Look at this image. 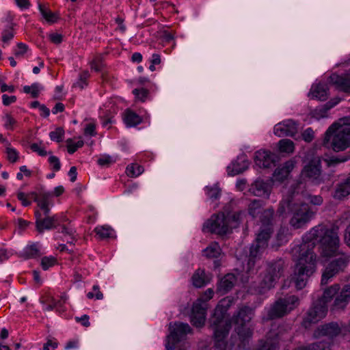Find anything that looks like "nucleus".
Here are the masks:
<instances>
[{
    "label": "nucleus",
    "instance_id": "1",
    "mask_svg": "<svg viewBox=\"0 0 350 350\" xmlns=\"http://www.w3.org/2000/svg\"><path fill=\"white\" fill-rule=\"evenodd\" d=\"M317 243L321 244L323 256L333 255L338 247L337 230L323 224L317 225L303 237L300 245L291 250L292 256L296 262L291 280L298 290L306 286L308 278L316 271L317 255L313 250Z\"/></svg>",
    "mask_w": 350,
    "mask_h": 350
},
{
    "label": "nucleus",
    "instance_id": "2",
    "mask_svg": "<svg viewBox=\"0 0 350 350\" xmlns=\"http://www.w3.org/2000/svg\"><path fill=\"white\" fill-rule=\"evenodd\" d=\"M273 208H267L262 213L260 220L262 226L257 235L255 243L250 247L247 265L243 266V269L247 273L253 272L256 262L260 258L268 246V241L273 232Z\"/></svg>",
    "mask_w": 350,
    "mask_h": 350
},
{
    "label": "nucleus",
    "instance_id": "3",
    "mask_svg": "<svg viewBox=\"0 0 350 350\" xmlns=\"http://www.w3.org/2000/svg\"><path fill=\"white\" fill-rule=\"evenodd\" d=\"M316 212V210L306 203L295 202L291 196H287L280 202L277 211L280 215L292 213L293 215L289 223L295 229L304 227L314 217Z\"/></svg>",
    "mask_w": 350,
    "mask_h": 350
},
{
    "label": "nucleus",
    "instance_id": "4",
    "mask_svg": "<svg viewBox=\"0 0 350 350\" xmlns=\"http://www.w3.org/2000/svg\"><path fill=\"white\" fill-rule=\"evenodd\" d=\"M323 145L340 152L350 147V116L340 118L325 133Z\"/></svg>",
    "mask_w": 350,
    "mask_h": 350
},
{
    "label": "nucleus",
    "instance_id": "5",
    "mask_svg": "<svg viewBox=\"0 0 350 350\" xmlns=\"http://www.w3.org/2000/svg\"><path fill=\"white\" fill-rule=\"evenodd\" d=\"M243 215V211L229 213L227 215L224 213L213 215L204 224L203 230L220 235L230 233L239 226Z\"/></svg>",
    "mask_w": 350,
    "mask_h": 350
},
{
    "label": "nucleus",
    "instance_id": "6",
    "mask_svg": "<svg viewBox=\"0 0 350 350\" xmlns=\"http://www.w3.org/2000/svg\"><path fill=\"white\" fill-rule=\"evenodd\" d=\"M234 302L232 297L228 296L219 301L215 309L213 317L210 319L211 326H215V333L217 337H223L231 327V322L226 319L228 309Z\"/></svg>",
    "mask_w": 350,
    "mask_h": 350
},
{
    "label": "nucleus",
    "instance_id": "7",
    "mask_svg": "<svg viewBox=\"0 0 350 350\" xmlns=\"http://www.w3.org/2000/svg\"><path fill=\"white\" fill-rule=\"evenodd\" d=\"M254 315L253 310L249 306H241L234 314L231 320L235 325V331L242 342L250 338L253 334L252 329L247 326Z\"/></svg>",
    "mask_w": 350,
    "mask_h": 350
},
{
    "label": "nucleus",
    "instance_id": "8",
    "mask_svg": "<svg viewBox=\"0 0 350 350\" xmlns=\"http://www.w3.org/2000/svg\"><path fill=\"white\" fill-rule=\"evenodd\" d=\"M339 243L340 241L338 240L336 251L333 255L327 256H336V258L331 261L325 267L321 278L322 285L326 284L329 279L332 278L340 271H342L347 267V264L350 262V255H347L343 252H340Z\"/></svg>",
    "mask_w": 350,
    "mask_h": 350
},
{
    "label": "nucleus",
    "instance_id": "9",
    "mask_svg": "<svg viewBox=\"0 0 350 350\" xmlns=\"http://www.w3.org/2000/svg\"><path fill=\"white\" fill-rule=\"evenodd\" d=\"M299 305V299L295 295H289L279 298L270 308L268 312V317L270 319L281 318Z\"/></svg>",
    "mask_w": 350,
    "mask_h": 350
},
{
    "label": "nucleus",
    "instance_id": "10",
    "mask_svg": "<svg viewBox=\"0 0 350 350\" xmlns=\"http://www.w3.org/2000/svg\"><path fill=\"white\" fill-rule=\"evenodd\" d=\"M214 292L212 288H208L193 303L191 315V322L196 327H202L204 325L206 320V312L207 308L206 302L213 296Z\"/></svg>",
    "mask_w": 350,
    "mask_h": 350
},
{
    "label": "nucleus",
    "instance_id": "11",
    "mask_svg": "<svg viewBox=\"0 0 350 350\" xmlns=\"http://www.w3.org/2000/svg\"><path fill=\"white\" fill-rule=\"evenodd\" d=\"M284 268V261L282 259H278L268 263L266 272L261 282L262 290L260 293H265L274 286L282 275Z\"/></svg>",
    "mask_w": 350,
    "mask_h": 350
},
{
    "label": "nucleus",
    "instance_id": "12",
    "mask_svg": "<svg viewBox=\"0 0 350 350\" xmlns=\"http://www.w3.org/2000/svg\"><path fill=\"white\" fill-rule=\"evenodd\" d=\"M170 334L167 336V350H173L175 343L179 342L188 333L191 332V327L187 323L175 322L170 323Z\"/></svg>",
    "mask_w": 350,
    "mask_h": 350
},
{
    "label": "nucleus",
    "instance_id": "13",
    "mask_svg": "<svg viewBox=\"0 0 350 350\" xmlns=\"http://www.w3.org/2000/svg\"><path fill=\"white\" fill-rule=\"evenodd\" d=\"M319 157H314L303 169L302 175L308 178L313 184L320 185L324 182Z\"/></svg>",
    "mask_w": 350,
    "mask_h": 350
},
{
    "label": "nucleus",
    "instance_id": "14",
    "mask_svg": "<svg viewBox=\"0 0 350 350\" xmlns=\"http://www.w3.org/2000/svg\"><path fill=\"white\" fill-rule=\"evenodd\" d=\"M327 312V306L322 305L317 301L306 313L302 323L303 325L308 328L311 324L316 323L325 317Z\"/></svg>",
    "mask_w": 350,
    "mask_h": 350
},
{
    "label": "nucleus",
    "instance_id": "15",
    "mask_svg": "<svg viewBox=\"0 0 350 350\" xmlns=\"http://www.w3.org/2000/svg\"><path fill=\"white\" fill-rule=\"evenodd\" d=\"M36 227L38 232L42 233L45 230L55 228L58 225L59 217L54 215L51 217H42L41 213L39 211L35 212Z\"/></svg>",
    "mask_w": 350,
    "mask_h": 350
},
{
    "label": "nucleus",
    "instance_id": "16",
    "mask_svg": "<svg viewBox=\"0 0 350 350\" xmlns=\"http://www.w3.org/2000/svg\"><path fill=\"white\" fill-rule=\"evenodd\" d=\"M276 159V155L269 150H260L255 154L256 164L262 168H269L273 166Z\"/></svg>",
    "mask_w": 350,
    "mask_h": 350
},
{
    "label": "nucleus",
    "instance_id": "17",
    "mask_svg": "<svg viewBox=\"0 0 350 350\" xmlns=\"http://www.w3.org/2000/svg\"><path fill=\"white\" fill-rule=\"evenodd\" d=\"M274 134L278 137L294 136L297 133V125L292 120H287L274 126Z\"/></svg>",
    "mask_w": 350,
    "mask_h": 350
},
{
    "label": "nucleus",
    "instance_id": "18",
    "mask_svg": "<svg viewBox=\"0 0 350 350\" xmlns=\"http://www.w3.org/2000/svg\"><path fill=\"white\" fill-rule=\"evenodd\" d=\"M271 188L269 183L258 179L250 185L249 191L254 196L267 199L270 196Z\"/></svg>",
    "mask_w": 350,
    "mask_h": 350
},
{
    "label": "nucleus",
    "instance_id": "19",
    "mask_svg": "<svg viewBox=\"0 0 350 350\" xmlns=\"http://www.w3.org/2000/svg\"><path fill=\"white\" fill-rule=\"evenodd\" d=\"M296 163L297 162L295 159H291L285 162L282 166L275 169L273 173L274 178L278 181H283L294 169Z\"/></svg>",
    "mask_w": 350,
    "mask_h": 350
},
{
    "label": "nucleus",
    "instance_id": "20",
    "mask_svg": "<svg viewBox=\"0 0 350 350\" xmlns=\"http://www.w3.org/2000/svg\"><path fill=\"white\" fill-rule=\"evenodd\" d=\"M350 301V286L345 285L336 296L334 304V310L344 309Z\"/></svg>",
    "mask_w": 350,
    "mask_h": 350
},
{
    "label": "nucleus",
    "instance_id": "21",
    "mask_svg": "<svg viewBox=\"0 0 350 350\" xmlns=\"http://www.w3.org/2000/svg\"><path fill=\"white\" fill-rule=\"evenodd\" d=\"M329 81L335 85L338 89L350 93V75H338L333 74L329 77Z\"/></svg>",
    "mask_w": 350,
    "mask_h": 350
},
{
    "label": "nucleus",
    "instance_id": "22",
    "mask_svg": "<svg viewBox=\"0 0 350 350\" xmlns=\"http://www.w3.org/2000/svg\"><path fill=\"white\" fill-rule=\"evenodd\" d=\"M30 195L33 197V200L37 202L38 206H53V193L45 191L42 188L40 189L38 193L32 192Z\"/></svg>",
    "mask_w": 350,
    "mask_h": 350
},
{
    "label": "nucleus",
    "instance_id": "23",
    "mask_svg": "<svg viewBox=\"0 0 350 350\" xmlns=\"http://www.w3.org/2000/svg\"><path fill=\"white\" fill-rule=\"evenodd\" d=\"M320 334L334 338L338 336L342 332V328L338 323L332 322L325 324L319 328Z\"/></svg>",
    "mask_w": 350,
    "mask_h": 350
},
{
    "label": "nucleus",
    "instance_id": "24",
    "mask_svg": "<svg viewBox=\"0 0 350 350\" xmlns=\"http://www.w3.org/2000/svg\"><path fill=\"white\" fill-rule=\"evenodd\" d=\"M236 282L234 274L228 273L221 278L217 284V291L221 294H225L230 291Z\"/></svg>",
    "mask_w": 350,
    "mask_h": 350
},
{
    "label": "nucleus",
    "instance_id": "25",
    "mask_svg": "<svg viewBox=\"0 0 350 350\" xmlns=\"http://www.w3.org/2000/svg\"><path fill=\"white\" fill-rule=\"evenodd\" d=\"M309 96L320 100H325L327 98V88L325 84L317 83L312 85L309 92Z\"/></svg>",
    "mask_w": 350,
    "mask_h": 350
},
{
    "label": "nucleus",
    "instance_id": "26",
    "mask_svg": "<svg viewBox=\"0 0 350 350\" xmlns=\"http://www.w3.org/2000/svg\"><path fill=\"white\" fill-rule=\"evenodd\" d=\"M350 193V176L343 183L338 185L334 194V198L340 200Z\"/></svg>",
    "mask_w": 350,
    "mask_h": 350
},
{
    "label": "nucleus",
    "instance_id": "27",
    "mask_svg": "<svg viewBox=\"0 0 350 350\" xmlns=\"http://www.w3.org/2000/svg\"><path fill=\"white\" fill-rule=\"evenodd\" d=\"M340 289V286L338 284H334L330 287L326 288L322 297L318 300V302L321 304L322 305L327 306V303L330 301L333 297L336 295Z\"/></svg>",
    "mask_w": 350,
    "mask_h": 350
},
{
    "label": "nucleus",
    "instance_id": "28",
    "mask_svg": "<svg viewBox=\"0 0 350 350\" xmlns=\"http://www.w3.org/2000/svg\"><path fill=\"white\" fill-rule=\"evenodd\" d=\"M193 286L200 288L209 282V278L206 275L204 269H198L192 276Z\"/></svg>",
    "mask_w": 350,
    "mask_h": 350
},
{
    "label": "nucleus",
    "instance_id": "29",
    "mask_svg": "<svg viewBox=\"0 0 350 350\" xmlns=\"http://www.w3.org/2000/svg\"><path fill=\"white\" fill-rule=\"evenodd\" d=\"M124 121L127 126H135L141 123L142 118L135 112L128 109L124 112Z\"/></svg>",
    "mask_w": 350,
    "mask_h": 350
},
{
    "label": "nucleus",
    "instance_id": "30",
    "mask_svg": "<svg viewBox=\"0 0 350 350\" xmlns=\"http://www.w3.org/2000/svg\"><path fill=\"white\" fill-rule=\"evenodd\" d=\"M204 256L209 258H218L221 254V248L218 243H212L203 250Z\"/></svg>",
    "mask_w": 350,
    "mask_h": 350
},
{
    "label": "nucleus",
    "instance_id": "31",
    "mask_svg": "<svg viewBox=\"0 0 350 350\" xmlns=\"http://www.w3.org/2000/svg\"><path fill=\"white\" fill-rule=\"evenodd\" d=\"M339 101L340 99L337 98L334 102L329 101L322 108L316 109L313 112V116L317 119L325 117L327 111L338 104Z\"/></svg>",
    "mask_w": 350,
    "mask_h": 350
},
{
    "label": "nucleus",
    "instance_id": "32",
    "mask_svg": "<svg viewBox=\"0 0 350 350\" xmlns=\"http://www.w3.org/2000/svg\"><path fill=\"white\" fill-rule=\"evenodd\" d=\"M264 203L260 200H253L248 205V213L252 217H256L261 211Z\"/></svg>",
    "mask_w": 350,
    "mask_h": 350
},
{
    "label": "nucleus",
    "instance_id": "33",
    "mask_svg": "<svg viewBox=\"0 0 350 350\" xmlns=\"http://www.w3.org/2000/svg\"><path fill=\"white\" fill-rule=\"evenodd\" d=\"M278 148L281 152L292 153L294 151V143L288 139H281L278 142Z\"/></svg>",
    "mask_w": 350,
    "mask_h": 350
},
{
    "label": "nucleus",
    "instance_id": "34",
    "mask_svg": "<svg viewBox=\"0 0 350 350\" xmlns=\"http://www.w3.org/2000/svg\"><path fill=\"white\" fill-rule=\"evenodd\" d=\"M94 232L96 233V235L101 239L109 238L112 237L113 230L109 226H98L94 229Z\"/></svg>",
    "mask_w": 350,
    "mask_h": 350
},
{
    "label": "nucleus",
    "instance_id": "35",
    "mask_svg": "<svg viewBox=\"0 0 350 350\" xmlns=\"http://www.w3.org/2000/svg\"><path fill=\"white\" fill-rule=\"evenodd\" d=\"M300 349L301 350H331L329 343L323 340Z\"/></svg>",
    "mask_w": 350,
    "mask_h": 350
},
{
    "label": "nucleus",
    "instance_id": "36",
    "mask_svg": "<svg viewBox=\"0 0 350 350\" xmlns=\"http://www.w3.org/2000/svg\"><path fill=\"white\" fill-rule=\"evenodd\" d=\"M144 172V167L137 164H131L127 166L126 172L130 177H137Z\"/></svg>",
    "mask_w": 350,
    "mask_h": 350
},
{
    "label": "nucleus",
    "instance_id": "37",
    "mask_svg": "<svg viewBox=\"0 0 350 350\" xmlns=\"http://www.w3.org/2000/svg\"><path fill=\"white\" fill-rule=\"evenodd\" d=\"M39 10L42 16L49 23H55L57 17L54 13L42 4H39Z\"/></svg>",
    "mask_w": 350,
    "mask_h": 350
},
{
    "label": "nucleus",
    "instance_id": "38",
    "mask_svg": "<svg viewBox=\"0 0 350 350\" xmlns=\"http://www.w3.org/2000/svg\"><path fill=\"white\" fill-rule=\"evenodd\" d=\"M23 255L26 259L33 258L40 256V251L37 245L33 244L27 247Z\"/></svg>",
    "mask_w": 350,
    "mask_h": 350
},
{
    "label": "nucleus",
    "instance_id": "39",
    "mask_svg": "<svg viewBox=\"0 0 350 350\" xmlns=\"http://www.w3.org/2000/svg\"><path fill=\"white\" fill-rule=\"evenodd\" d=\"M64 135V131L62 127H58L49 133L51 139L57 142H60L63 140Z\"/></svg>",
    "mask_w": 350,
    "mask_h": 350
},
{
    "label": "nucleus",
    "instance_id": "40",
    "mask_svg": "<svg viewBox=\"0 0 350 350\" xmlns=\"http://www.w3.org/2000/svg\"><path fill=\"white\" fill-rule=\"evenodd\" d=\"M56 258L53 256H44L41 259V267L44 270H47L56 263Z\"/></svg>",
    "mask_w": 350,
    "mask_h": 350
},
{
    "label": "nucleus",
    "instance_id": "41",
    "mask_svg": "<svg viewBox=\"0 0 350 350\" xmlns=\"http://www.w3.org/2000/svg\"><path fill=\"white\" fill-rule=\"evenodd\" d=\"M66 142L68 152L70 154H73L78 148H81L84 144L83 141L82 140H79L76 143H72L71 139H67Z\"/></svg>",
    "mask_w": 350,
    "mask_h": 350
},
{
    "label": "nucleus",
    "instance_id": "42",
    "mask_svg": "<svg viewBox=\"0 0 350 350\" xmlns=\"http://www.w3.org/2000/svg\"><path fill=\"white\" fill-rule=\"evenodd\" d=\"M8 160L11 163H16L18 159V152L14 148L7 147L5 150Z\"/></svg>",
    "mask_w": 350,
    "mask_h": 350
},
{
    "label": "nucleus",
    "instance_id": "43",
    "mask_svg": "<svg viewBox=\"0 0 350 350\" xmlns=\"http://www.w3.org/2000/svg\"><path fill=\"white\" fill-rule=\"evenodd\" d=\"M39 85L38 83H33L31 86H25L23 91L26 94H31L33 98H37L39 95Z\"/></svg>",
    "mask_w": 350,
    "mask_h": 350
},
{
    "label": "nucleus",
    "instance_id": "44",
    "mask_svg": "<svg viewBox=\"0 0 350 350\" xmlns=\"http://www.w3.org/2000/svg\"><path fill=\"white\" fill-rule=\"evenodd\" d=\"M3 119L4 120V126L8 130H13L16 124V120L10 113H6Z\"/></svg>",
    "mask_w": 350,
    "mask_h": 350
},
{
    "label": "nucleus",
    "instance_id": "45",
    "mask_svg": "<svg viewBox=\"0 0 350 350\" xmlns=\"http://www.w3.org/2000/svg\"><path fill=\"white\" fill-rule=\"evenodd\" d=\"M214 330V336L215 338V347L219 350H225L226 344L224 342V338L228 335V332L226 333L223 337H217L215 333V326H211Z\"/></svg>",
    "mask_w": 350,
    "mask_h": 350
},
{
    "label": "nucleus",
    "instance_id": "46",
    "mask_svg": "<svg viewBox=\"0 0 350 350\" xmlns=\"http://www.w3.org/2000/svg\"><path fill=\"white\" fill-rule=\"evenodd\" d=\"M133 93L134 95H135V96L137 99L144 102V101H145L146 98H147L149 92H148V90H146L144 88H141V89H134L133 90Z\"/></svg>",
    "mask_w": 350,
    "mask_h": 350
},
{
    "label": "nucleus",
    "instance_id": "47",
    "mask_svg": "<svg viewBox=\"0 0 350 350\" xmlns=\"http://www.w3.org/2000/svg\"><path fill=\"white\" fill-rule=\"evenodd\" d=\"M206 194L211 199H217L220 196V190L217 187H206Z\"/></svg>",
    "mask_w": 350,
    "mask_h": 350
},
{
    "label": "nucleus",
    "instance_id": "48",
    "mask_svg": "<svg viewBox=\"0 0 350 350\" xmlns=\"http://www.w3.org/2000/svg\"><path fill=\"white\" fill-rule=\"evenodd\" d=\"M307 200L309 201L313 205L320 206L322 204L323 200V198L319 195H311L308 194L306 197Z\"/></svg>",
    "mask_w": 350,
    "mask_h": 350
},
{
    "label": "nucleus",
    "instance_id": "49",
    "mask_svg": "<svg viewBox=\"0 0 350 350\" xmlns=\"http://www.w3.org/2000/svg\"><path fill=\"white\" fill-rule=\"evenodd\" d=\"M241 162L243 163L241 167H238L239 165V161H237L233 163V171L234 172V174H237L242 173L248 167L249 162L247 160L244 159Z\"/></svg>",
    "mask_w": 350,
    "mask_h": 350
},
{
    "label": "nucleus",
    "instance_id": "50",
    "mask_svg": "<svg viewBox=\"0 0 350 350\" xmlns=\"http://www.w3.org/2000/svg\"><path fill=\"white\" fill-rule=\"evenodd\" d=\"M49 162L50 165L52 166V169L54 171L57 172L60 170L61 163H60L59 159L57 157L51 156L49 158Z\"/></svg>",
    "mask_w": 350,
    "mask_h": 350
},
{
    "label": "nucleus",
    "instance_id": "51",
    "mask_svg": "<svg viewBox=\"0 0 350 350\" xmlns=\"http://www.w3.org/2000/svg\"><path fill=\"white\" fill-rule=\"evenodd\" d=\"M17 49L14 52L16 57L23 56L27 51V46L23 43H18L17 44Z\"/></svg>",
    "mask_w": 350,
    "mask_h": 350
},
{
    "label": "nucleus",
    "instance_id": "52",
    "mask_svg": "<svg viewBox=\"0 0 350 350\" xmlns=\"http://www.w3.org/2000/svg\"><path fill=\"white\" fill-rule=\"evenodd\" d=\"M30 148L32 151L38 152V154L40 156L44 157L47 154L46 151L43 148H41L39 146V144H38L36 143H33V144H31Z\"/></svg>",
    "mask_w": 350,
    "mask_h": 350
},
{
    "label": "nucleus",
    "instance_id": "53",
    "mask_svg": "<svg viewBox=\"0 0 350 350\" xmlns=\"http://www.w3.org/2000/svg\"><path fill=\"white\" fill-rule=\"evenodd\" d=\"M302 137L306 142H310L314 138V131L311 128H308L304 131Z\"/></svg>",
    "mask_w": 350,
    "mask_h": 350
},
{
    "label": "nucleus",
    "instance_id": "54",
    "mask_svg": "<svg viewBox=\"0 0 350 350\" xmlns=\"http://www.w3.org/2000/svg\"><path fill=\"white\" fill-rule=\"evenodd\" d=\"M14 37V33L12 29H8L3 31L2 33V41L4 42H7L12 39Z\"/></svg>",
    "mask_w": 350,
    "mask_h": 350
},
{
    "label": "nucleus",
    "instance_id": "55",
    "mask_svg": "<svg viewBox=\"0 0 350 350\" xmlns=\"http://www.w3.org/2000/svg\"><path fill=\"white\" fill-rule=\"evenodd\" d=\"M3 104L5 106H8L12 103H14L16 100V97L15 96H8L7 94H3L2 96Z\"/></svg>",
    "mask_w": 350,
    "mask_h": 350
},
{
    "label": "nucleus",
    "instance_id": "56",
    "mask_svg": "<svg viewBox=\"0 0 350 350\" xmlns=\"http://www.w3.org/2000/svg\"><path fill=\"white\" fill-rule=\"evenodd\" d=\"M17 198L24 206H27L31 204V201L27 200V195L25 193L18 192L17 193Z\"/></svg>",
    "mask_w": 350,
    "mask_h": 350
},
{
    "label": "nucleus",
    "instance_id": "57",
    "mask_svg": "<svg viewBox=\"0 0 350 350\" xmlns=\"http://www.w3.org/2000/svg\"><path fill=\"white\" fill-rule=\"evenodd\" d=\"M75 320L77 322H80L85 327H88L90 325L89 316L87 314H84L81 317H76Z\"/></svg>",
    "mask_w": 350,
    "mask_h": 350
},
{
    "label": "nucleus",
    "instance_id": "58",
    "mask_svg": "<svg viewBox=\"0 0 350 350\" xmlns=\"http://www.w3.org/2000/svg\"><path fill=\"white\" fill-rule=\"evenodd\" d=\"M50 40L55 44H59L62 41V36L59 33H54L49 36Z\"/></svg>",
    "mask_w": 350,
    "mask_h": 350
},
{
    "label": "nucleus",
    "instance_id": "59",
    "mask_svg": "<svg viewBox=\"0 0 350 350\" xmlns=\"http://www.w3.org/2000/svg\"><path fill=\"white\" fill-rule=\"evenodd\" d=\"M95 125L94 124L90 123L87 124L85 129V134L89 135L91 136H94L96 135L95 132Z\"/></svg>",
    "mask_w": 350,
    "mask_h": 350
},
{
    "label": "nucleus",
    "instance_id": "60",
    "mask_svg": "<svg viewBox=\"0 0 350 350\" xmlns=\"http://www.w3.org/2000/svg\"><path fill=\"white\" fill-rule=\"evenodd\" d=\"M98 163L100 165H109L112 163L111 157L109 156H103L98 160Z\"/></svg>",
    "mask_w": 350,
    "mask_h": 350
},
{
    "label": "nucleus",
    "instance_id": "61",
    "mask_svg": "<svg viewBox=\"0 0 350 350\" xmlns=\"http://www.w3.org/2000/svg\"><path fill=\"white\" fill-rule=\"evenodd\" d=\"M61 232L69 236H72V239H74V234L75 231L73 229L70 228L66 226H62L61 227Z\"/></svg>",
    "mask_w": 350,
    "mask_h": 350
},
{
    "label": "nucleus",
    "instance_id": "62",
    "mask_svg": "<svg viewBox=\"0 0 350 350\" xmlns=\"http://www.w3.org/2000/svg\"><path fill=\"white\" fill-rule=\"evenodd\" d=\"M278 346L274 343L265 342L258 350H277Z\"/></svg>",
    "mask_w": 350,
    "mask_h": 350
},
{
    "label": "nucleus",
    "instance_id": "63",
    "mask_svg": "<svg viewBox=\"0 0 350 350\" xmlns=\"http://www.w3.org/2000/svg\"><path fill=\"white\" fill-rule=\"evenodd\" d=\"M17 5L21 9H27L30 5L28 0H15Z\"/></svg>",
    "mask_w": 350,
    "mask_h": 350
},
{
    "label": "nucleus",
    "instance_id": "64",
    "mask_svg": "<svg viewBox=\"0 0 350 350\" xmlns=\"http://www.w3.org/2000/svg\"><path fill=\"white\" fill-rule=\"evenodd\" d=\"M68 175L70 176V180L71 182H75L77 179V168L75 166H72L70 167Z\"/></svg>",
    "mask_w": 350,
    "mask_h": 350
}]
</instances>
